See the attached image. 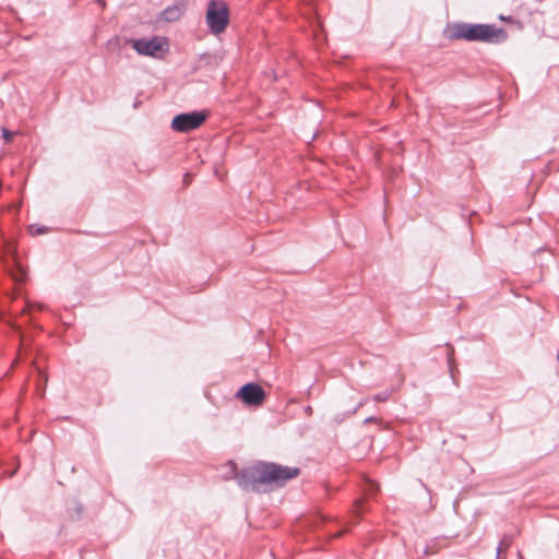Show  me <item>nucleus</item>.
Returning a JSON list of instances; mask_svg holds the SVG:
<instances>
[{
    "instance_id": "nucleus-7",
    "label": "nucleus",
    "mask_w": 559,
    "mask_h": 559,
    "mask_svg": "<svg viewBox=\"0 0 559 559\" xmlns=\"http://www.w3.org/2000/svg\"><path fill=\"white\" fill-rule=\"evenodd\" d=\"M236 396L247 405L258 406L263 403L265 391L260 384L249 382L237 391Z\"/></svg>"
},
{
    "instance_id": "nucleus-15",
    "label": "nucleus",
    "mask_w": 559,
    "mask_h": 559,
    "mask_svg": "<svg viewBox=\"0 0 559 559\" xmlns=\"http://www.w3.org/2000/svg\"><path fill=\"white\" fill-rule=\"evenodd\" d=\"M449 367H450V370L452 371V358L449 357Z\"/></svg>"
},
{
    "instance_id": "nucleus-16",
    "label": "nucleus",
    "mask_w": 559,
    "mask_h": 559,
    "mask_svg": "<svg viewBox=\"0 0 559 559\" xmlns=\"http://www.w3.org/2000/svg\"><path fill=\"white\" fill-rule=\"evenodd\" d=\"M360 504H361V501H360V500L356 501V509H357V510H358V508L360 507Z\"/></svg>"
},
{
    "instance_id": "nucleus-17",
    "label": "nucleus",
    "mask_w": 559,
    "mask_h": 559,
    "mask_svg": "<svg viewBox=\"0 0 559 559\" xmlns=\"http://www.w3.org/2000/svg\"><path fill=\"white\" fill-rule=\"evenodd\" d=\"M306 412H307V413H308V412H311V407H310V406H308V407L306 408Z\"/></svg>"
},
{
    "instance_id": "nucleus-18",
    "label": "nucleus",
    "mask_w": 559,
    "mask_h": 559,
    "mask_svg": "<svg viewBox=\"0 0 559 559\" xmlns=\"http://www.w3.org/2000/svg\"><path fill=\"white\" fill-rule=\"evenodd\" d=\"M557 360L559 361V353H558V355H557Z\"/></svg>"
},
{
    "instance_id": "nucleus-1",
    "label": "nucleus",
    "mask_w": 559,
    "mask_h": 559,
    "mask_svg": "<svg viewBox=\"0 0 559 559\" xmlns=\"http://www.w3.org/2000/svg\"><path fill=\"white\" fill-rule=\"evenodd\" d=\"M299 474L300 469L298 467L260 462L241 472L240 484L258 492H269L284 486Z\"/></svg>"
},
{
    "instance_id": "nucleus-14",
    "label": "nucleus",
    "mask_w": 559,
    "mask_h": 559,
    "mask_svg": "<svg viewBox=\"0 0 559 559\" xmlns=\"http://www.w3.org/2000/svg\"><path fill=\"white\" fill-rule=\"evenodd\" d=\"M373 420H376V418H374V417H368L367 419H365V423H371V421H373Z\"/></svg>"
},
{
    "instance_id": "nucleus-3",
    "label": "nucleus",
    "mask_w": 559,
    "mask_h": 559,
    "mask_svg": "<svg viewBox=\"0 0 559 559\" xmlns=\"http://www.w3.org/2000/svg\"><path fill=\"white\" fill-rule=\"evenodd\" d=\"M205 19L211 33L218 35L226 29L229 23V9L224 2L211 0Z\"/></svg>"
},
{
    "instance_id": "nucleus-12",
    "label": "nucleus",
    "mask_w": 559,
    "mask_h": 559,
    "mask_svg": "<svg viewBox=\"0 0 559 559\" xmlns=\"http://www.w3.org/2000/svg\"><path fill=\"white\" fill-rule=\"evenodd\" d=\"M13 132H11L10 130L8 129H2V136L4 138L5 141H10L12 138H13Z\"/></svg>"
},
{
    "instance_id": "nucleus-4",
    "label": "nucleus",
    "mask_w": 559,
    "mask_h": 559,
    "mask_svg": "<svg viewBox=\"0 0 559 559\" xmlns=\"http://www.w3.org/2000/svg\"><path fill=\"white\" fill-rule=\"evenodd\" d=\"M207 119V111L193 110L176 115L171 121V128L181 133L193 131L201 127Z\"/></svg>"
},
{
    "instance_id": "nucleus-10",
    "label": "nucleus",
    "mask_w": 559,
    "mask_h": 559,
    "mask_svg": "<svg viewBox=\"0 0 559 559\" xmlns=\"http://www.w3.org/2000/svg\"><path fill=\"white\" fill-rule=\"evenodd\" d=\"M28 231L31 235H44L48 231V228L45 226L31 225L28 227Z\"/></svg>"
},
{
    "instance_id": "nucleus-5",
    "label": "nucleus",
    "mask_w": 559,
    "mask_h": 559,
    "mask_svg": "<svg viewBox=\"0 0 559 559\" xmlns=\"http://www.w3.org/2000/svg\"><path fill=\"white\" fill-rule=\"evenodd\" d=\"M0 261L3 263L7 272L15 283H22L25 281L26 271L17 261L12 246L5 241L0 245Z\"/></svg>"
},
{
    "instance_id": "nucleus-6",
    "label": "nucleus",
    "mask_w": 559,
    "mask_h": 559,
    "mask_svg": "<svg viewBox=\"0 0 559 559\" xmlns=\"http://www.w3.org/2000/svg\"><path fill=\"white\" fill-rule=\"evenodd\" d=\"M129 43L139 55L154 58L158 57V53L165 50V46H167V40L158 36H154L150 39L131 38Z\"/></svg>"
},
{
    "instance_id": "nucleus-8",
    "label": "nucleus",
    "mask_w": 559,
    "mask_h": 559,
    "mask_svg": "<svg viewBox=\"0 0 559 559\" xmlns=\"http://www.w3.org/2000/svg\"><path fill=\"white\" fill-rule=\"evenodd\" d=\"M181 15V10L178 5H169L166 9L163 10L160 14V19L166 22H174L177 21Z\"/></svg>"
},
{
    "instance_id": "nucleus-11",
    "label": "nucleus",
    "mask_w": 559,
    "mask_h": 559,
    "mask_svg": "<svg viewBox=\"0 0 559 559\" xmlns=\"http://www.w3.org/2000/svg\"><path fill=\"white\" fill-rule=\"evenodd\" d=\"M390 396H391V391L390 390H385V391H382V392L376 394L373 396V400L376 402H385V401H388L390 399Z\"/></svg>"
},
{
    "instance_id": "nucleus-9",
    "label": "nucleus",
    "mask_w": 559,
    "mask_h": 559,
    "mask_svg": "<svg viewBox=\"0 0 559 559\" xmlns=\"http://www.w3.org/2000/svg\"><path fill=\"white\" fill-rule=\"evenodd\" d=\"M362 405H364V401H360V402H358V403H357V405H356L353 409H350V411H348V412H346V413H344V414H336V415L333 417V421H334V423H336V424H341V423H342L346 417H349V416H352V415L356 414V412H357V411H358Z\"/></svg>"
},
{
    "instance_id": "nucleus-13",
    "label": "nucleus",
    "mask_w": 559,
    "mask_h": 559,
    "mask_svg": "<svg viewBox=\"0 0 559 559\" xmlns=\"http://www.w3.org/2000/svg\"><path fill=\"white\" fill-rule=\"evenodd\" d=\"M508 547V545H504L503 543H501L498 547V551H501L503 549H506Z\"/></svg>"
},
{
    "instance_id": "nucleus-2",
    "label": "nucleus",
    "mask_w": 559,
    "mask_h": 559,
    "mask_svg": "<svg viewBox=\"0 0 559 559\" xmlns=\"http://www.w3.org/2000/svg\"><path fill=\"white\" fill-rule=\"evenodd\" d=\"M448 38L499 45L508 39V33L495 24L457 22L450 26Z\"/></svg>"
}]
</instances>
